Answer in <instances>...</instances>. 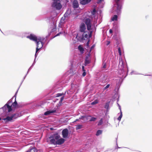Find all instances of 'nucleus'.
I'll return each mask as SVG.
<instances>
[{
	"label": "nucleus",
	"instance_id": "f257e3e1",
	"mask_svg": "<svg viewBox=\"0 0 152 152\" xmlns=\"http://www.w3.org/2000/svg\"><path fill=\"white\" fill-rule=\"evenodd\" d=\"M119 67L120 69L118 73L120 75V77L122 78H125L127 75L128 68L126 65L124 64V62L121 57H119Z\"/></svg>",
	"mask_w": 152,
	"mask_h": 152
},
{
	"label": "nucleus",
	"instance_id": "f03ea898",
	"mask_svg": "<svg viewBox=\"0 0 152 152\" xmlns=\"http://www.w3.org/2000/svg\"><path fill=\"white\" fill-rule=\"evenodd\" d=\"M12 102V100L10 99L8 101L4 106L0 108V111L2 110L3 111V113H1V114L6 115L8 113L11 112L12 110L11 106L9 105Z\"/></svg>",
	"mask_w": 152,
	"mask_h": 152
},
{
	"label": "nucleus",
	"instance_id": "7ed1b4c3",
	"mask_svg": "<svg viewBox=\"0 0 152 152\" xmlns=\"http://www.w3.org/2000/svg\"><path fill=\"white\" fill-rule=\"evenodd\" d=\"M26 37L29 39L31 40L34 41L36 43L37 47H40V39L37 38V37L34 34H31L30 35L27 36Z\"/></svg>",
	"mask_w": 152,
	"mask_h": 152
},
{
	"label": "nucleus",
	"instance_id": "20e7f679",
	"mask_svg": "<svg viewBox=\"0 0 152 152\" xmlns=\"http://www.w3.org/2000/svg\"><path fill=\"white\" fill-rule=\"evenodd\" d=\"M115 1L116 3L115 4L114 6L116 7V9L115 11L117 14H119L121 12V5L120 3V0H115Z\"/></svg>",
	"mask_w": 152,
	"mask_h": 152
},
{
	"label": "nucleus",
	"instance_id": "39448f33",
	"mask_svg": "<svg viewBox=\"0 0 152 152\" xmlns=\"http://www.w3.org/2000/svg\"><path fill=\"white\" fill-rule=\"evenodd\" d=\"M52 7L56 10H60L62 8V6L60 2L55 1L52 4Z\"/></svg>",
	"mask_w": 152,
	"mask_h": 152
},
{
	"label": "nucleus",
	"instance_id": "423d86ee",
	"mask_svg": "<svg viewBox=\"0 0 152 152\" xmlns=\"http://www.w3.org/2000/svg\"><path fill=\"white\" fill-rule=\"evenodd\" d=\"M85 23L87 26L88 30L90 31L91 27V19L89 18H87L85 20Z\"/></svg>",
	"mask_w": 152,
	"mask_h": 152
},
{
	"label": "nucleus",
	"instance_id": "0eeeda50",
	"mask_svg": "<svg viewBox=\"0 0 152 152\" xmlns=\"http://www.w3.org/2000/svg\"><path fill=\"white\" fill-rule=\"evenodd\" d=\"M23 111H18L15 114H12V117H13V118H16L18 117L21 116L23 115Z\"/></svg>",
	"mask_w": 152,
	"mask_h": 152
},
{
	"label": "nucleus",
	"instance_id": "6e6552de",
	"mask_svg": "<svg viewBox=\"0 0 152 152\" xmlns=\"http://www.w3.org/2000/svg\"><path fill=\"white\" fill-rule=\"evenodd\" d=\"M83 33H84L83 34V39L84 40H86L91 37V34H89V33L88 32L86 31Z\"/></svg>",
	"mask_w": 152,
	"mask_h": 152
},
{
	"label": "nucleus",
	"instance_id": "1a4fd4ad",
	"mask_svg": "<svg viewBox=\"0 0 152 152\" xmlns=\"http://www.w3.org/2000/svg\"><path fill=\"white\" fill-rule=\"evenodd\" d=\"M68 130L67 129H65L62 131V134L63 137L64 138H66L68 135Z\"/></svg>",
	"mask_w": 152,
	"mask_h": 152
},
{
	"label": "nucleus",
	"instance_id": "9d476101",
	"mask_svg": "<svg viewBox=\"0 0 152 152\" xmlns=\"http://www.w3.org/2000/svg\"><path fill=\"white\" fill-rule=\"evenodd\" d=\"M86 28L85 24L84 23H82L80 26V31L81 32H86Z\"/></svg>",
	"mask_w": 152,
	"mask_h": 152
},
{
	"label": "nucleus",
	"instance_id": "9b49d317",
	"mask_svg": "<svg viewBox=\"0 0 152 152\" xmlns=\"http://www.w3.org/2000/svg\"><path fill=\"white\" fill-rule=\"evenodd\" d=\"M66 19L64 17L61 18L60 21V22L58 24V27H59V29H62V26L63 25V24L65 22V20Z\"/></svg>",
	"mask_w": 152,
	"mask_h": 152
},
{
	"label": "nucleus",
	"instance_id": "f8f14e48",
	"mask_svg": "<svg viewBox=\"0 0 152 152\" xmlns=\"http://www.w3.org/2000/svg\"><path fill=\"white\" fill-rule=\"evenodd\" d=\"M18 90H17V91L16 92L15 95L13 96V97H12V98H13L14 97H15V102L12 103V104L11 105V107H13L16 108L18 106V104L17 103V101H16V95L18 93Z\"/></svg>",
	"mask_w": 152,
	"mask_h": 152
},
{
	"label": "nucleus",
	"instance_id": "ddd939ff",
	"mask_svg": "<svg viewBox=\"0 0 152 152\" xmlns=\"http://www.w3.org/2000/svg\"><path fill=\"white\" fill-rule=\"evenodd\" d=\"M79 4L77 0H74L72 2V7L74 9L78 7Z\"/></svg>",
	"mask_w": 152,
	"mask_h": 152
},
{
	"label": "nucleus",
	"instance_id": "4468645a",
	"mask_svg": "<svg viewBox=\"0 0 152 152\" xmlns=\"http://www.w3.org/2000/svg\"><path fill=\"white\" fill-rule=\"evenodd\" d=\"M117 104H118V107L119 108V109L120 110V115H119V117L117 119L119 121H121V119L122 117V113L121 110V106L118 103H117ZM119 114V113H118V114Z\"/></svg>",
	"mask_w": 152,
	"mask_h": 152
},
{
	"label": "nucleus",
	"instance_id": "2eb2a0df",
	"mask_svg": "<svg viewBox=\"0 0 152 152\" xmlns=\"http://www.w3.org/2000/svg\"><path fill=\"white\" fill-rule=\"evenodd\" d=\"M56 112V110L55 109L50 110L47 111L44 113L45 115H49L51 113H54Z\"/></svg>",
	"mask_w": 152,
	"mask_h": 152
},
{
	"label": "nucleus",
	"instance_id": "dca6fc26",
	"mask_svg": "<svg viewBox=\"0 0 152 152\" xmlns=\"http://www.w3.org/2000/svg\"><path fill=\"white\" fill-rule=\"evenodd\" d=\"M65 141V140L61 138L56 141V145H61Z\"/></svg>",
	"mask_w": 152,
	"mask_h": 152
},
{
	"label": "nucleus",
	"instance_id": "f3484780",
	"mask_svg": "<svg viewBox=\"0 0 152 152\" xmlns=\"http://www.w3.org/2000/svg\"><path fill=\"white\" fill-rule=\"evenodd\" d=\"M13 118V117H12L11 115L10 116H7L6 118H4L3 119V120L7 122L10 121H11Z\"/></svg>",
	"mask_w": 152,
	"mask_h": 152
},
{
	"label": "nucleus",
	"instance_id": "a211bd4d",
	"mask_svg": "<svg viewBox=\"0 0 152 152\" xmlns=\"http://www.w3.org/2000/svg\"><path fill=\"white\" fill-rule=\"evenodd\" d=\"M81 4L85 5L91 1V0H79Z\"/></svg>",
	"mask_w": 152,
	"mask_h": 152
},
{
	"label": "nucleus",
	"instance_id": "6ab92c4d",
	"mask_svg": "<svg viewBox=\"0 0 152 152\" xmlns=\"http://www.w3.org/2000/svg\"><path fill=\"white\" fill-rule=\"evenodd\" d=\"M89 117H91V116H81V117L79 118V119H76V120L74 121V122H76L77 121H78L79 119H82L84 120L85 119H88Z\"/></svg>",
	"mask_w": 152,
	"mask_h": 152
},
{
	"label": "nucleus",
	"instance_id": "aec40b11",
	"mask_svg": "<svg viewBox=\"0 0 152 152\" xmlns=\"http://www.w3.org/2000/svg\"><path fill=\"white\" fill-rule=\"evenodd\" d=\"M71 14V12L69 10H67V11L64 14V17L66 18H68L69 17Z\"/></svg>",
	"mask_w": 152,
	"mask_h": 152
},
{
	"label": "nucleus",
	"instance_id": "412c9836",
	"mask_svg": "<svg viewBox=\"0 0 152 152\" xmlns=\"http://www.w3.org/2000/svg\"><path fill=\"white\" fill-rule=\"evenodd\" d=\"M50 33H49L48 35L46 36L45 37V38H44L43 37H40L38 36V37H37V38H39L41 40L39 41H44V40H45V41L47 39V38H48V37L49 36H50Z\"/></svg>",
	"mask_w": 152,
	"mask_h": 152
},
{
	"label": "nucleus",
	"instance_id": "4be33fe9",
	"mask_svg": "<svg viewBox=\"0 0 152 152\" xmlns=\"http://www.w3.org/2000/svg\"><path fill=\"white\" fill-rule=\"evenodd\" d=\"M28 151V152H37V150L34 148H31L29 151Z\"/></svg>",
	"mask_w": 152,
	"mask_h": 152
},
{
	"label": "nucleus",
	"instance_id": "5701e85b",
	"mask_svg": "<svg viewBox=\"0 0 152 152\" xmlns=\"http://www.w3.org/2000/svg\"><path fill=\"white\" fill-rule=\"evenodd\" d=\"M78 49L81 53H83L84 49L81 45H80L78 46Z\"/></svg>",
	"mask_w": 152,
	"mask_h": 152
},
{
	"label": "nucleus",
	"instance_id": "b1692460",
	"mask_svg": "<svg viewBox=\"0 0 152 152\" xmlns=\"http://www.w3.org/2000/svg\"><path fill=\"white\" fill-rule=\"evenodd\" d=\"M64 98V96H62L60 99V101L59 102V103L58 104V106H60L62 104V101Z\"/></svg>",
	"mask_w": 152,
	"mask_h": 152
},
{
	"label": "nucleus",
	"instance_id": "393cba45",
	"mask_svg": "<svg viewBox=\"0 0 152 152\" xmlns=\"http://www.w3.org/2000/svg\"><path fill=\"white\" fill-rule=\"evenodd\" d=\"M88 57L86 56V59L85 61V65H86L90 63V61L88 60Z\"/></svg>",
	"mask_w": 152,
	"mask_h": 152
},
{
	"label": "nucleus",
	"instance_id": "a878e982",
	"mask_svg": "<svg viewBox=\"0 0 152 152\" xmlns=\"http://www.w3.org/2000/svg\"><path fill=\"white\" fill-rule=\"evenodd\" d=\"M102 130H98L96 134V135L97 136H98L101 134L102 133Z\"/></svg>",
	"mask_w": 152,
	"mask_h": 152
},
{
	"label": "nucleus",
	"instance_id": "bb28decb",
	"mask_svg": "<svg viewBox=\"0 0 152 152\" xmlns=\"http://www.w3.org/2000/svg\"><path fill=\"white\" fill-rule=\"evenodd\" d=\"M50 142L51 144L56 145V141L54 139H51L50 140Z\"/></svg>",
	"mask_w": 152,
	"mask_h": 152
},
{
	"label": "nucleus",
	"instance_id": "cd10ccee",
	"mask_svg": "<svg viewBox=\"0 0 152 152\" xmlns=\"http://www.w3.org/2000/svg\"><path fill=\"white\" fill-rule=\"evenodd\" d=\"M76 130H78L81 129L82 128V125H76Z\"/></svg>",
	"mask_w": 152,
	"mask_h": 152
},
{
	"label": "nucleus",
	"instance_id": "c85d7f7f",
	"mask_svg": "<svg viewBox=\"0 0 152 152\" xmlns=\"http://www.w3.org/2000/svg\"><path fill=\"white\" fill-rule=\"evenodd\" d=\"M118 16L117 15H114L112 18L111 20L112 21L117 20Z\"/></svg>",
	"mask_w": 152,
	"mask_h": 152
},
{
	"label": "nucleus",
	"instance_id": "c756f323",
	"mask_svg": "<svg viewBox=\"0 0 152 152\" xmlns=\"http://www.w3.org/2000/svg\"><path fill=\"white\" fill-rule=\"evenodd\" d=\"M60 137V136L58 134H56L54 135V138L56 140H57L59 139V138Z\"/></svg>",
	"mask_w": 152,
	"mask_h": 152
},
{
	"label": "nucleus",
	"instance_id": "7c9ffc66",
	"mask_svg": "<svg viewBox=\"0 0 152 152\" xmlns=\"http://www.w3.org/2000/svg\"><path fill=\"white\" fill-rule=\"evenodd\" d=\"M103 120H102V118L99 121V122L98 123V126H100V125H102V124H103Z\"/></svg>",
	"mask_w": 152,
	"mask_h": 152
},
{
	"label": "nucleus",
	"instance_id": "2f4dec72",
	"mask_svg": "<svg viewBox=\"0 0 152 152\" xmlns=\"http://www.w3.org/2000/svg\"><path fill=\"white\" fill-rule=\"evenodd\" d=\"M109 107V102H107L105 103L104 105L105 108H106L107 110L108 109Z\"/></svg>",
	"mask_w": 152,
	"mask_h": 152
},
{
	"label": "nucleus",
	"instance_id": "473e14b6",
	"mask_svg": "<svg viewBox=\"0 0 152 152\" xmlns=\"http://www.w3.org/2000/svg\"><path fill=\"white\" fill-rule=\"evenodd\" d=\"M53 18L52 16L49 17L47 18V20H48V22H51L53 21Z\"/></svg>",
	"mask_w": 152,
	"mask_h": 152
},
{
	"label": "nucleus",
	"instance_id": "72a5a7b5",
	"mask_svg": "<svg viewBox=\"0 0 152 152\" xmlns=\"http://www.w3.org/2000/svg\"><path fill=\"white\" fill-rule=\"evenodd\" d=\"M96 119V118L95 117H91L90 119L89 120V121H95Z\"/></svg>",
	"mask_w": 152,
	"mask_h": 152
},
{
	"label": "nucleus",
	"instance_id": "f704fd0d",
	"mask_svg": "<svg viewBox=\"0 0 152 152\" xmlns=\"http://www.w3.org/2000/svg\"><path fill=\"white\" fill-rule=\"evenodd\" d=\"M40 43H41L40 44V47H41V48H42V47H43V45H44V41H40Z\"/></svg>",
	"mask_w": 152,
	"mask_h": 152
},
{
	"label": "nucleus",
	"instance_id": "c9c22d12",
	"mask_svg": "<svg viewBox=\"0 0 152 152\" xmlns=\"http://www.w3.org/2000/svg\"><path fill=\"white\" fill-rule=\"evenodd\" d=\"M64 95L63 93H58L56 95V97H58L61 96H62V95Z\"/></svg>",
	"mask_w": 152,
	"mask_h": 152
},
{
	"label": "nucleus",
	"instance_id": "e433bc0d",
	"mask_svg": "<svg viewBox=\"0 0 152 152\" xmlns=\"http://www.w3.org/2000/svg\"><path fill=\"white\" fill-rule=\"evenodd\" d=\"M118 50L119 55L121 56V52L120 48H118Z\"/></svg>",
	"mask_w": 152,
	"mask_h": 152
},
{
	"label": "nucleus",
	"instance_id": "4c0bfd02",
	"mask_svg": "<svg viewBox=\"0 0 152 152\" xmlns=\"http://www.w3.org/2000/svg\"><path fill=\"white\" fill-rule=\"evenodd\" d=\"M42 48H41V47H37L36 49V53H37V52L40 49H41Z\"/></svg>",
	"mask_w": 152,
	"mask_h": 152
},
{
	"label": "nucleus",
	"instance_id": "58836bf2",
	"mask_svg": "<svg viewBox=\"0 0 152 152\" xmlns=\"http://www.w3.org/2000/svg\"><path fill=\"white\" fill-rule=\"evenodd\" d=\"M110 86V85L109 84L107 85V86L105 87H104V90H106L107 88H109Z\"/></svg>",
	"mask_w": 152,
	"mask_h": 152
},
{
	"label": "nucleus",
	"instance_id": "ea45409f",
	"mask_svg": "<svg viewBox=\"0 0 152 152\" xmlns=\"http://www.w3.org/2000/svg\"><path fill=\"white\" fill-rule=\"evenodd\" d=\"M131 75H132L133 74H138V73L137 72H136L134 71H132L131 72Z\"/></svg>",
	"mask_w": 152,
	"mask_h": 152
},
{
	"label": "nucleus",
	"instance_id": "a19ab883",
	"mask_svg": "<svg viewBox=\"0 0 152 152\" xmlns=\"http://www.w3.org/2000/svg\"><path fill=\"white\" fill-rule=\"evenodd\" d=\"M27 74H28V73H27L26 74V75L25 76V77H24V78H23V80H22V82H21V84H20V86L19 87V88H18V90H19V88H20V86L22 84V83H23V80H24V79H25V78L26 77V75H27Z\"/></svg>",
	"mask_w": 152,
	"mask_h": 152
},
{
	"label": "nucleus",
	"instance_id": "79ce46f5",
	"mask_svg": "<svg viewBox=\"0 0 152 152\" xmlns=\"http://www.w3.org/2000/svg\"><path fill=\"white\" fill-rule=\"evenodd\" d=\"M27 74H28V73H27L26 74V75L25 76V77H24V78H23V80H22V82H21V84H20V86L19 87V88H18V90H19V88H20V86L22 84V83H23V80H24V79H25V78L26 77V75H27Z\"/></svg>",
	"mask_w": 152,
	"mask_h": 152
},
{
	"label": "nucleus",
	"instance_id": "37998d69",
	"mask_svg": "<svg viewBox=\"0 0 152 152\" xmlns=\"http://www.w3.org/2000/svg\"><path fill=\"white\" fill-rule=\"evenodd\" d=\"M97 103V101L96 100H95V101H94V102H92L91 103V104L92 105H94V104H96V103Z\"/></svg>",
	"mask_w": 152,
	"mask_h": 152
},
{
	"label": "nucleus",
	"instance_id": "c03bdc74",
	"mask_svg": "<svg viewBox=\"0 0 152 152\" xmlns=\"http://www.w3.org/2000/svg\"><path fill=\"white\" fill-rule=\"evenodd\" d=\"M103 1V0H98L97 2V3H101V2Z\"/></svg>",
	"mask_w": 152,
	"mask_h": 152
},
{
	"label": "nucleus",
	"instance_id": "a18cd8bd",
	"mask_svg": "<svg viewBox=\"0 0 152 152\" xmlns=\"http://www.w3.org/2000/svg\"><path fill=\"white\" fill-rule=\"evenodd\" d=\"M106 64L105 63H103V68H105L106 67Z\"/></svg>",
	"mask_w": 152,
	"mask_h": 152
},
{
	"label": "nucleus",
	"instance_id": "49530a36",
	"mask_svg": "<svg viewBox=\"0 0 152 152\" xmlns=\"http://www.w3.org/2000/svg\"><path fill=\"white\" fill-rule=\"evenodd\" d=\"M35 60H36V59L35 58L34 59V61L32 64V65L31 66L32 67L34 66V65L35 64V63H36V61H35Z\"/></svg>",
	"mask_w": 152,
	"mask_h": 152
},
{
	"label": "nucleus",
	"instance_id": "de8ad7c7",
	"mask_svg": "<svg viewBox=\"0 0 152 152\" xmlns=\"http://www.w3.org/2000/svg\"><path fill=\"white\" fill-rule=\"evenodd\" d=\"M35 60H36V59L35 58L34 59V61L32 64V65L31 66L32 67L34 66V65L35 64V63H36V61H35Z\"/></svg>",
	"mask_w": 152,
	"mask_h": 152
},
{
	"label": "nucleus",
	"instance_id": "09e8293b",
	"mask_svg": "<svg viewBox=\"0 0 152 152\" xmlns=\"http://www.w3.org/2000/svg\"><path fill=\"white\" fill-rule=\"evenodd\" d=\"M84 72L82 74V75L83 76H85L86 75V72L85 71H83Z\"/></svg>",
	"mask_w": 152,
	"mask_h": 152
},
{
	"label": "nucleus",
	"instance_id": "8fccbe9b",
	"mask_svg": "<svg viewBox=\"0 0 152 152\" xmlns=\"http://www.w3.org/2000/svg\"><path fill=\"white\" fill-rule=\"evenodd\" d=\"M32 66H31L29 68L28 70V71L27 72V73H28V72H29V71L31 70V68H32Z\"/></svg>",
	"mask_w": 152,
	"mask_h": 152
},
{
	"label": "nucleus",
	"instance_id": "3c124183",
	"mask_svg": "<svg viewBox=\"0 0 152 152\" xmlns=\"http://www.w3.org/2000/svg\"><path fill=\"white\" fill-rule=\"evenodd\" d=\"M82 70L83 71H85V70L84 69V66H82Z\"/></svg>",
	"mask_w": 152,
	"mask_h": 152
},
{
	"label": "nucleus",
	"instance_id": "603ef678",
	"mask_svg": "<svg viewBox=\"0 0 152 152\" xmlns=\"http://www.w3.org/2000/svg\"><path fill=\"white\" fill-rule=\"evenodd\" d=\"M13 34L14 35H17L18 36H19L20 35L18 34H17V33L15 32H14V33Z\"/></svg>",
	"mask_w": 152,
	"mask_h": 152
},
{
	"label": "nucleus",
	"instance_id": "864d4df0",
	"mask_svg": "<svg viewBox=\"0 0 152 152\" xmlns=\"http://www.w3.org/2000/svg\"><path fill=\"white\" fill-rule=\"evenodd\" d=\"M61 34V32H60V33L57 34L55 36V37L58 36L60 34Z\"/></svg>",
	"mask_w": 152,
	"mask_h": 152
},
{
	"label": "nucleus",
	"instance_id": "5fc2aeb1",
	"mask_svg": "<svg viewBox=\"0 0 152 152\" xmlns=\"http://www.w3.org/2000/svg\"><path fill=\"white\" fill-rule=\"evenodd\" d=\"M110 43V42L109 41H107V43L106 44V45L108 46Z\"/></svg>",
	"mask_w": 152,
	"mask_h": 152
},
{
	"label": "nucleus",
	"instance_id": "6e6d98bb",
	"mask_svg": "<svg viewBox=\"0 0 152 152\" xmlns=\"http://www.w3.org/2000/svg\"><path fill=\"white\" fill-rule=\"evenodd\" d=\"M37 55H38V54L37 53H35V59H36V58L37 56Z\"/></svg>",
	"mask_w": 152,
	"mask_h": 152
},
{
	"label": "nucleus",
	"instance_id": "4d7b16f0",
	"mask_svg": "<svg viewBox=\"0 0 152 152\" xmlns=\"http://www.w3.org/2000/svg\"><path fill=\"white\" fill-rule=\"evenodd\" d=\"M109 32L110 33H112L113 32L112 30L111 29H110L109 30Z\"/></svg>",
	"mask_w": 152,
	"mask_h": 152
},
{
	"label": "nucleus",
	"instance_id": "13d9d810",
	"mask_svg": "<svg viewBox=\"0 0 152 152\" xmlns=\"http://www.w3.org/2000/svg\"><path fill=\"white\" fill-rule=\"evenodd\" d=\"M94 45H93L91 48V50L94 47Z\"/></svg>",
	"mask_w": 152,
	"mask_h": 152
},
{
	"label": "nucleus",
	"instance_id": "bf43d9fd",
	"mask_svg": "<svg viewBox=\"0 0 152 152\" xmlns=\"http://www.w3.org/2000/svg\"><path fill=\"white\" fill-rule=\"evenodd\" d=\"M96 12V10L95 9H94L93 10V12H92V13H93V12L95 13Z\"/></svg>",
	"mask_w": 152,
	"mask_h": 152
},
{
	"label": "nucleus",
	"instance_id": "052dcab7",
	"mask_svg": "<svg viewBox=\"0 0 152 152\" xmlns=\"http://www.w3.org/2000/svg\"><path fill=\"white\" fill-rule=\"evenodd\" d=\"M89 40L87 42V43H86V45L88 46V45H89Z\"/></svg>",
	"mask_w": 152,
	"mask_h": 152
},
{
	"label": "nucleus",
	"instance_id": "680f3d73",
	"mask_svg": "<svg viewBox=\"0 0 152 152\" xmlns=\"http://www.w3.org/2000/svg\"><path fill=\"white\" fill-rule=\"evenodd\" d=\"M52 0L53 1H54V2H55V1L57 2V1H58L59 0Z\"/></svg>",
	"mask_w": 152,
	"mask_h": 152
},
{
	"label": "nucleus",
	"instance_id": "e2e57ef3",
	"mask_svg": "<svg viewBox=\"0 0 152 152\" xmlns=\"http://www.w3.org/2000/svg\"><path fill=\"white\" fill-rule=\"evenodd\" d=\"M69 1V0H66V2L67 3Z\"/></svg>",
	"mask_w": 152,
	"mask_h": 152
},
{
	"label": "nucleus",
	"instance_id": "0e129e2a",
	"mask_svg": "<svg viewBox=\"0 0 152 152\" xmlns=\"http://www.w3.org/2000/svg\"><path fill=\"white\" fill-rule=\"evenodd\" d=\"M118 148H120V147H118Z\"/></svg>",
	"mask_w": 152,
	"mask_h": 152
},
{
	"label": "nucleus",
	"instance_id": "69168bd1",
	"mask_svg": "<svg viewBox=\"0 0 152 152\" xmlns=\"http://www.w3.org/2000/svg\"><path fill=\"white\" fill-rule=\"evenodd\" d=\"M1 120V118H0V120Z\"/></svg>",
	"mask_w": 152,
	"mask_h": 152
},
{
	"label": "nucleus",
	"instance_id": "338daca9",
	"mask_svg": "<svg viewBox=\"0 0 152 152\" xmlns=\"http://www.w3.org/2000/svg\"><path fill=\"white\" fill-rule=\"evenodd\" d=\"M26 152H28V151H26Z\"/></svg>",
	"mask_w": 152,
	"mask_h": 152
}]
</instances>
